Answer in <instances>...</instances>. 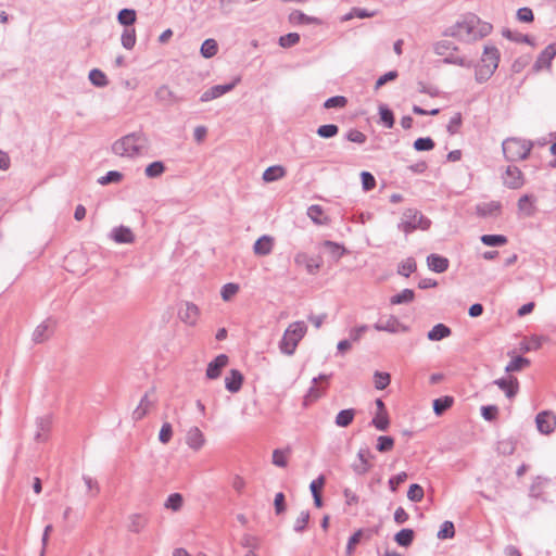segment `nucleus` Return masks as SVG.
Masks as SVG:
<instances>
[{"label":"nucleus","instance_id":"nucleus-1","mask_svg":"<svg viewBox=\"0 0 556 556\" xmlns=\"http://www.w3.org/2000/svg\"><path fill=\"white\" fill-rule=\"evenodd\" d=\"M491 30L492 25L490 23L482 22L476 14L469 13L462 16L455 24L446 27L442 35L470 42L488 36Z\"/></svg>","mask_w":556,"mask_h":556},{"label":"nucleus","instance_id":"nucleus-2","mask_svg":"<svg viewBox=\"0 0 556 556\" xmlns=\"http://www.w3.org/2000/svg\"><path fill=\"white\" fill-rule=\"evenodd\" d=\"M149 139L143 131L130 132L112 144L114 154L126 157H136L149 149Z\"/></svg>","mask_w":556,"mask_h":556},{"label":"nucleus","instance_id":"nucleus-3","mask_svg":"<svg viewBox=\"0 0 556 556\" xmlns=\"http://www.w3.org/2000/svg\"><path fill=\"white\" fill-rule=\"evenodd\" d=\"M307 327L304 321H294L286 329L279 343L281 353L291 356L302 338L305 336Z\"/></svg>","mask_w":556,"mask_h":556},{"label":"nucleus","instance_id":"nucleus-4","mask_svg":"<svg viewBox=\"0 0 556 556\" xmlns=\"http://www.w3.org/2000/svg\"><path fill=\"white\" fill-rule=\"evenodd\" d=\"M431 226V220L422 215L416 208H407L403 212L401 222L397 224L399 230L405 235H409L417 229L428 230Z\"/></svg>","mask_w":556,"mask_h":556},{"label":"nucleus","instance_id":"nucleus-5","mask_svg":"<svg viewBox=\"0 0 556 556\" xmlns=\"http://www.w3.org/2000/svg\"><path fill=\"white\" fill-rule=\"evenodd\" d=\"M502 149L508 162H517L529 156L532 142L519 138H507L503 141Z\"/></svg>","mask_w":556,"mask_h":556},{"label":"nucleus","instance_id":"nucleus-6","mask_svg":"<svg viewBox=\"0 0 556 556\" xmlns=\"http://www.w3.org/2000/svg\"><path fill=\"white\" fill-rule=\"evenodd\" d=\"M535 425L540 433L548 435L556 429V416L551 410L540 412L535 417Z\"/></svg>","mask_w":556,"mask_h":556},{"label":"nucleus","instance_id":"nucleus-7","mask_svg":"<svg viewBox=\"0 0 556 556\" xmlns=\"http://www.w3.org/2000/svg\"><path fill=\"white\" fill-rule=\"evenodd\" d=\"M240 79L236 78L233 81L225 85H215L204 91L200 98L201 102H208L211 100L217 99L223 94L231 91Z\"/></svg>","mask_w":556,"mask_h":556},{"label":"nucleus","instance_id":"nucleus-8","mask_svg":"<svg viewBox=\"0 0 556 556\" xmlns=\"http://www.w3.org/2000/svg\"><path fill=\"white\" fill-rule=\"evenodd\" d=\"M556 55V43L548 45L538 56L533 64V71L540 72L543 68H549L552 60Z\"/></svg>","mask_w":556,"mask_h":556},{"label":"nucleus","instance_id":"nucleus-9","mask_svg":"<svg viewBox=\"0 0 556 556\" xmlns=\"http://www.w3.org/2000/svg\"><path fill=\"white\" fill-rule=\"evenodd\" d=\"M229 358L226 354L217 355L212 362L208 363L206 368V378L214 380L217 379L223 369L228 365Z\"/></svg>","mask_w":556,"mask_h":556},{"label":"nucleus","instance_id":"nucleus-10","mask_svg":"<svg viewBox=\"0 0 556 556\" xmlns=\"http://www.w3.org/2000/svg\"><path fill=\"white\" fill-rule=\"evenodd\" d=\"M508 399H513L519 391V381L516 377L509 376L508 378H500L493 381Z\"/></svg>","mask_w":556,"mask_h":556},{"label":"nucleus","instance_id":"nucleus-11","mask_svg":"<svg viewBox=\"0 0 556 556\" xmlns=\"http://www.w3.org/2000/svg\"><path fill=\"white\" fill-rule=\"evenodd\" d=\"M504 185L510 189H518L523 185V176L517 166H508L503 177Z\"/></svg>","mask_w":556,"mask_h":556},{"label":"nucleus","instance_id":"nucleus-12","mask_svg":"<svg viewBox=\"0 0 556 556\" xmlns=\"http://www.w3.org/2000/svg\"><path fill=\"white\" fill-rule=\"evenodd\" d=\"M372 457L374 455L371 454L370 450L367 446L359 448L357 453L359 464L353 465L354 472L357 475H365L366 472H368L371 467L369 459Z\"/></svg>","mask_w":556,"mask_h":556},{"label":"nucleus","instance_id":"nucleus-13","mask_svg":"<svg viewBox=\"0 0 556 556\" xmlns=\"http://www.w3.org/2000/svg\"><path fill=\"white\" fill-rule=\"evenodd\" d=\"M374 328L377 331H387L390 333H396L400 331V329H402L404 331L407 329L405 326L401 325L399 319L393 315L389 316L386 320H382V319L378 320L374 325Z\"/></svg>","mask_w":556,"mask_h":556},{"label":"nucleus","instance_id":"nucleus-14","mask_svg":"<svg viewBox=\"0 0 556 556\" xmlns=\"http://www.w3.org/2000/svg\"><path fill=\"white\" fill-rule=\"evenodd\" d=\"M294 263L298 266H305L308 274L314 275L320 268V262L311 257L305 252H298L294 256Z\"/></svg>","mask_w":556,"mask_h":556},{"label":"nucleus","instance_id":"nucleus-15","mask_svg":"<svg viewBox=\"0 0 556 556\" xmlns=\"http://www.w3.org/2000/svg\"><path fill=\"white\" fill-rule=\"evenodd\" d=\"M186 443L193 451H199L205 444L203 432L198 427H191L187 431Z\"/></svg>","mask_w":556,"mask_h":556},{"label":"nucleus","instance_id":"nucleus-16","mask_svg":"<svg viewBox=\"0 0 556 556\" xmlns=\"http://www.w3.org/2000/svg\"><path fill=\"white\" fill-rule=\"evenodd\" d=\"M274 238L268 235H264L260 237L254 245H253V252L257 256H266L271 253L274 248Z\"/></svg>","mask_w":556,"mask_h":556},{"label":"nucleus","instance_id":"nucleus-17","mask_svg":"<svg viewBox=\"0 0 556 556\" xmlns=\"http://www.w3.org/2000/svg\"><path fill=\"white\" fill-rule=\"evenodd\" d=\"M500 62V51L495 46H485L481 58V63L496 71Z\"/></svg>","mask_w":556,"mask_h":556},{"label":"nucleus","instance_id":"nucleus-18","mask_svg":"<svg viewBox=\"0 0 556 556\" xmlns=\"http://www.w3.org/2000/svg\"><path fill=\"white\" fill-rule=\"evenodd\" d=\"M243 379V375L240 370L231 369L229 375L225 378V388L230 393H237L242 387Z\"/></svg>","mask_w":556,"mask_h":556},{"label":"nucleus","instance_id":"nucleus-19","mask_svg":"<svg viewBox=\"0 0 556 556\" xmlns=\"http://www.w3.org/2000/svg\"><path fill=\"white\" fill-rule=\"evenodd\" d=\"M329 377L330 376H328V375L321 374L318 377L313 378V380H312L313 386L308 389V391L305 394L304 400H303L304 406H308L311 403H313L314 401H316L317 399H319L321 396L323 390L317 388L316 384L320 380H325V381L328 380Z\"/></svg>","mask_w":556,"mask_h":556},{"label":"nucleus","instance_id":"nucleus-20","mask_svg":"<svg viewBox=\"0 0 556 556\" xmlns=\"http://www.w3.org/2000/svg\"><path fill=\"white\" fill-rule=\"evenodd\" d=\"M427 265L430 270L441 274L447 270L450 261L442 255L432 253L427 256Z\"/></svg>","mask_w":556,"mask_h":556},{"label":"nucleus","instance_id":"nucleus-21","mask_svg":"<svg viewBox=\"0 0 556 556\" xmlns=\"http://www.w3.org/2000/svg\"><path fill=\"white\" fill-rule=\"evenodd\" d=\"M155 97L160 102L166 105L178 103L184 100L181 97L176 96L167 85L161 86L156 90Z\"/></svg>","mask_w":556,"mask_h":556},{"label":"nucleus","instance_id":"nucleus-22","mask_svg":"<svg viewBox=\"0 0 556 556\" xmlns=\"http://www.w3.org/2000/svg\"><path fill=\"white\" fill-rule=\"evenodd\" d=\"M363 538H365L366 540H370L371 539V530L366 531L364 529H358L349 538V541L346 544V549H345V553L348 556L353 555V553L355 551V546L358 543H361Z\"/></svg>","mask_w":556,"mask_h":556},{"label":"nucleus","instance_id":"nucleus-23","mask_svg":"<svg viewBox=\"0 0 556 556\" xmlns=\"http://www.w3.org/2000/svg\"><path fill=\"white\" fill-rule=\"evenodd\" d=\"M179 318L189 325H194L199 316V308L195 304L187 302L185 308L179 309Z\"/></svg>","mask_w":556,"mask_h":556},{"label":"nucleus","instance_id":"nucleus-24","mask_svg":"<svg viewBox=\"0 0 556 556\" xmlns=\"http://www.w3.org/2000/svg\"><path fill=\"white\" fill-rule=\"evenodd\" d=\"M51 424H52V420H51L50 415L41 416L36 419V427H37V431L35 433L36 441H38V442L46 441V439H47L46 433L49 432V430L51 428Z\"/></svg>","mask_w":556,"mask_h":556},{"label":"nucleus","instance_id":"nucleus-25","mask_svg":"<svg viewBox=\"0 0 556 556\" xmlns=\"http://www.w3.org/2000/svg\"><path fill=\"white\" fill-rule=\"evenodd\" d=\"M502 208V205L497 201H491L488 203H480L476 206V213L480 217L496 216Z\"/></svg>","mask_w":556,"mask_h":556},{"label":"nucleus","instance_id":"nucleus-26","mask_svg":"<svg viewBox=\"0 0 556 556\" xmlns=\"http://www.w3.org/2000/svg\"><path fill=\"white\" fill-rule=\"evenodd\" d=\"M52 329V320L47 319L40 325L36 327V329L33 332V341L35 343H41L46 341L49 338V334Z\"/></svg>","mask_w":556,"mask_h":556},{"label":"nucleus","instance_id":"nucleus-27","mask_svg":"<svg viewBox=\"0 0 556 556\" xmlns=\"http://www.w3.org/2000/svg\"><path fill=\"white\" fill-rule=\"evenodd\" d=\"M112 238L117 243H131L135 239L130 228L125 226L114 228L112 230Z\"/></svg>","mask_w":556,"mask_h":556},{"label":"nucleus","instance_id":"nucleus-28","mask_svg":"<svg viewBox=\"0 0 556 556\" xmlns=\"http://www.w3.org/2000/svg\"><path fill=\"white\" fill-rule=\"evenodd\" d=\"M452 333V330L450 327H447L444 324H437L432 327L431 330L428 331L427 338L430 341H440L447 337H450Z\"/></svg>","mask_w":556,"mask_h":556},{"label":"nucleus","instance_id":"nucleus-29","mask_svg":"<svg viewBox=\"0 0 556 556\" xmlns=\"http://www.w3.org/2000/svg\"><path fill=\"white\" fill-rule=\"evenodd\" d=\"M307 216L316 225H327L329 223V218L324 216V210L318 204H313L308 206Z\"/></svg>","mask_w":556,"mask_h":556},{"label":"nucleus","instance_id":"nucleus-30","mask_svg":"<svg viewBox=\"0 0 556 556\" xmlns=\"http://www.w3.org/2000/svg\"><path fill=\"white\" fill-rule=\"evenodd\" d=\"M152 405H153V401L149 399V393L147 392L141 397L139 405L132 412V419L134 420L142 419L147 415V413L149 412V409Z\"/></svg>","mask_w":556,"mask_h":556},{"label":"nucleus","instance_id":"nucleus-31","mask_svg":"<svg viewBox=\"0 0 556 556\" xmlns=\"http://www.w3.org/2000/svg\"><path fill=\"white\" fill-rule=\"evenodd\" d=\"M433 51L437 55L445 56L451 52L458 51V47L450 40H439L433 45Z\"/></svg>","mask_w":556,"mask_h":556},{"label":"nucleus","instance_id":"nucleus-32","mask_svg":"<svg viewBox=\"0 0 556 556\" xmlns=\"http://www.w3.org/2000/svg\"><path fill=\"white\" fill-rule=\"evenodd\" d=\"M415 538L413 529L404 528L394 535V541L402 547H408L412 545Z\"/></svg>","mask_w":556,"mask_h":556},{"label":"nucleus","instance_id":"nucleus-33","mask_svg":"<svg viewBox=\"0 0 556 556\" xmlns=\"http://www.w3.org/2000/svg\"><path fill=\"white\" fill-rule=\"evenodd\" d=\"M323 245L336 262L339 261L348 252L343 245L330 240L324 241Z\"/></svg>","mask_w":556,"mask_h":556},{"label":"nucleus","instance_id":"nucleus-34","mask_svg":"<svg viewBox=\"0 0 556 556\" xmlns=\"http://www.w3.org/2000/svg\"><path fill=\"white\" fill-rule=\"evenodd\" d=\"M286 175L285 167L280 165H274L266 168L263 173V180L266 182L276 181Z\"/></svg>","mask_w":556,"mask_h":556},{"label":"nucleus","instance_id":"nucleus-35","mask_svg":"<svg viewBox=\"0 0 556 556\" xmlns=\"http://www.w3.org/2000/svg\"><path fill=\"white\" fill-rule=\"evenodd\" d=\"M454 403L452 396L445 395L433 401V412L437 416L443 415Z\"/></svg>","mask_w":556,"mask_h":556},{"label":"nucleus","instance_id":"nucleus-36","mask_svg":"<svg viewBox=\"0 0 556 556\" xmlns=\"http://www.w3.org/2000/svg\"><path fill=\"white\" fill-rule=\"evenodd\" d=\"M354 416H355L354 408L342 409L336 416L334 422L338 427L346 428L352 424Z\"/></svg>","mask_w":556,"mask_h":556},{"label":"nucleus","instance_id":"nucleus-37","mask_svg":"<svg viewBox=\"0 0 556 556\" xmlns=\"http://www.w3.org/2000/svg\"><path fill=\"white\" fill-rule=\"evenodd\" d=\"M516 440L507 438L497 442L496 451L498 454L504 456L513 455L516 450Z\"/></svg>","mask_w":556,"mask_h":556},{"label":"nucleus","instance_id":"nucleus-38","mask_svg":"<svg viewBox=\"0 0 556 556\" xmlns=\"http://www.w3.org/2000/svg\"><path fill=\"white\" fill-rule=\"evenodd\" d=\"M218 51V45L215 39L208 38L201 45L200 53L205 59L213 58Z\"/></svg>","mask_w":556,"mask_h":556},{"label":"nucleus","instance_id":"nucleus-39","mask_svg":"<svg viewBox=\"0 0 556 556\" xmlns=\"http://www.w3.org/2000/svg\"><path fill=\"white\" fill-rule=\"evenodd\" d=\"M417 269V263L415 258L407 257L403 262H401L397 266V274L404 277H409L410 274L415 273Z\"/></svg>","mask_w":556,"mask_h":556},{"label":"nucleus","instance_id":"nucleus-40","mask_svg":"<svg viewBox=\"0 0 556 556\" xmlns=\"http://www.w3.org/2000/svg\"><path fill=\"white\" fill-rule=\"evenodd\" d=\"M117 21L126 26V28H131L130 26L136 22V11L132 9H122L117 14Z\"/></svg>","mask_w":556,"mask_h":556},{"label":"nucleus","instance_id":"nucleus-41","mask_svg":"<svg viewBox=\"0 0 556 556\" xmlns=\"http://www.w3.org/2000/svg\"><path fill=\"white\" fill-rule=\"evenodd\" d=\"M415 292L412 289H404L400 293L391 296L390 302L393 305L407 304L413 302Z\"/></svg>","mask_w":556,"mask_h":556},{"label":"nucleus","instance_id":"nucleus-42","mask_svg":"<svg viewBox=\"0 0 556 556\" xmlns=\"http://www.w3.org/2000/svg\"><path fill=\"white\" fill-rule=\"evenodd\" d=\"M370 425L379 431H387L390 426V418L388 413H376L370 421Z\"/></svg>","mask_w":556,"mask_h":556},{"label":"nucleus","instance_id":"nucleus-43","mask_svg":"<svg viewBox=\"0 0 556 556\" xmlns=\"http://www.w3.org/2000/svg\"><path fill=\"white\" fill-rule=\"evenodd\" d=\"M530 365V359L523 356L514 357L505 367V371L510 374L515 371H520L525 367Z\"/></svg>","mask_w":556,"mask_h":556},{"label":"nucleus","instance_id":"nucleus-44","mask_svg":"<svg viewBox=\"0 0 556 556\" xmlns=\"http://www.w3.org/2000/svg\"><path fill=\"white\" fill-rule=\"evenodd\" d=\"M480 240L488 247H502L507 243V237L504 235H483Z\"/></svg>","mask_w":556,"mask_h":556},{"label":"nucleus","instance_id":"nucleus-45","mask_svg":"<svg viewBox=\"0 0 556 556\" xmlns=\"http://www.w3.org/2000/svg\"><path fill=\"white\" fill-rule=\"evenodd\" d=\"M502 35L515 42H521V43H528L533 45V40L529 35H523L521 33L513 31L508 28L503 29Z\"/></svg>","mask_w":556,"mask_h":556},{"label":"nucleus","instance_id":"nucleus-46","mask_svg":"<svg viewBox=\"0 0 556 556\" xmlns=\"http://www.w3.org/2000/svg\"><path fill=\"white\" fill-rule=\"evenodd\" d=\"M444 64H453L462 67H471L473 64L470 60H467L465 56L454 55V52L448 53L442 60Z\"/></svg>","mask_w":556,"mask_h":556},{"label":"nucleus","instance_id":"nucleus-47","mask_svg":"<svg viewBox=\"0 0 556 556\" xmlns=\"http://www.w3.org/2000/svg\"><path fill=\"white\" fill-rule=\"evenodd\" d=\"M533 203V197L529 194L522 195L518 200V208L521 212H525L526 216L530 217L534 215V207L532 205Z\"/></svg>","mask_w":556,"mask_h":556},{"label":"nucleus","instance_id":"nucleus-48","mask_svg":"<svg viewBox=\"0 0 556 556\" xmlns=\"http://www.w3.org/2000/svg\"><path fill=\"white\" fill-rule=\"evenodd\" d=\"M89 80L93 86L100 88L105 87L109 84L105 74L99 68H93L89 72Z\"/></svg>","mask_w":556,"mask_h":556},{"label":"nucleus","instance_id":"nucleus-49","mask_svg":"<svg viewBox=\"0 0 556 556\" xmlns=\"http://www.w3.org/2000/svg\"><path fill=\"white\" fill-rule=\"evenodd\" d=\"M122 46L131 50L136 45V30L135 28H125L121 37Z\"/></svg>","mask_w":556,"mask_h":556},{"label":"nucleus","instance_id":"nucleus-50","mask_svg":"<svg viewBox=\"0 0 556 556\" xmlns=\"http://www.w3.org/2000/svg\"><path fill=\"white\" fill-rule=\"evenodd\" d=\"M494 72V70L488 67L486 65L478 64L476 65L475 78L479 84H482L490 79Z\"/></svg>","mask_w":556,"mask_h":556},{"label":"nucleus","instance_id":"nucleus-51","mask_svg":"<svg viewBox=\"0 0 556 556\" xmlns=\"http://www.w3.org/2000/svg\"><path fill=\"white\" fill-rule=\"evenodd\" d=\"M164 172L165 165L161 161H154L150 163L144 169V173L149 178H156L161 176Z\"/></svg>","mask_w":556,"mask_h":556},{"label":"nucleus","instance_id":"nucleus-52","mask_svg":"<svg viewBox=\"0 0 556 556\" xmlns=\"http://www.w3.org/2000/svg\"><path fill=\"white\" fill-rule=\"evenodd\" d=\"M455 535V527L454 523L450 520L444 521L440 530L437 533L438 539L440 540H446V539H453Z\"/></svg>","mask_w":556,"mask_h":556},{"label":"nucleus","instance_id":"nucleus-53","mask_svg":"<svg viewBox=\"0 0 556 556\" xmlns=\"http://www.w3.org/2000/svg\"><path fill=\"white\" fill-rule=\"evenodd\" d=\"M379 115L381 122L387 128H392L394 126L393 112L386 104L379 105Z\"/></svg>","mask_w":556,"mask_h":556},{"label":"nucleus","instance_id":"nucleus-54","mask_svg":"<svg viewBox=\"0 0 556 556\" xmlns=\"http://www.w3.org/2000/svg\"><path fill=\"white\" fill-rule=\"evenodd\" d=\"M338 132H339V127L334 124L321 125L316 130V134L320 138H325V139L333 138L334 136L338 135Z\"/></svg>","mask_w":556,"mask_h":556},{"label":"nucleus","instance_id":"nucleus-55","mask_svg":"<svg viewBox=\"0 0 556 556\" xmlns=\"http://www.w3.org/2000/svg\"><path fill=\"white\" fill-rule=\"evenodd\" d=\"M146 526V519L140 514H132L129 517L128 529L131 532L139 533Z\"/></svg>","mask_w":556,"mask_h":556},{"label":"nucleus","instance_id":"nucleus-56","mask_svg":"<svg viewBox=\"0 0 556 556\" xmlns=\"http://www.w3.org/2000/svg\"><path fill=\"white\" fill-rule=\"evenodd\" d=\"M394 446V439L390 435H380L377 439L376 448L380 453H387Z\"/></svg>","mask_w":556,"mask_h":556},{"label":"nucleus","instance_id":"nucleus-57","mask_svg":"<svg viewBox=\"0 0 556 556\" xmlns=\"http://www.w3.org/2000/svg\"><path fill=\"white\" fill-rule=\"evenodd\" d=\"M309 511L308 510H302L299 515V517L295 519L293 525V530L296 533H302L305 531L307 523L309 521Z\"/></svg>","mask_w":556,"mask_h":556},{"label":"nucleus","instance_id":"nucleus-58","mask_svg":"<svg viewBox=\"0 0 556 556\" xmlns=\"http://www.w3.org/2000/svg\"><path fill=\"white\" fill-rule=\"evenodd\" d=\"M182 503H184L182 495L180 493H173L167 497L164 506L167 509L178 511L181 508Z\"/></svg>","mask_w":556,"mask_h":556},{"label":"nucleus","instance_id":"nucleus-59","mask_svg":"<svg viewBox=\"0 0 556 556\" xmlns=\"http://www.w3.org/2000/svg\"><path fill=\"white\" fill-rule=\"evenodd\" d=\"M424 494L422 486L417 483H413L409 485L407 491V498L412 502L418 503L424 498Z\"/></svg>","mask_w":556,"mask_h":556},{"label":"nucleus","instance_id":"nucleus-60","mask_svg":"<svg viewBox=\"0 0 556 556\" xmlns=\"http://www.w3.org/2000/svg\"><path fill=\"white\" fill-rule=\"evenodd\" d=\"M434 146V141L430 137H420L414 141V149L416 151H430Z\"/></svg>","mask_w":556,"mask_h":556},{"label":"nucleus","instance_id":"nucleus-61","mask_svg":"<svg viewBox=\"0 0 556 556\" xmlns=\"http://www.w3.org/2000/svg\"><path fill=\"white\" fill-rule=\"evenodd\" d=\"M348 103V99L343 96H334L331 98H328L325 103V109H341L344 108Z\"/></svg>","mask_w":556,"mask_h":556},{"label":"nucleus","instance_id":"nucleus-62","mask_svg":"<svg viewBox=\"0 0 556 556\" xmlns=\"http://www.w3.org/2000/svg\"><path fill=\"white\" fill-rule=\"evenodd\" d=\"M374 378H375V388L378 390L386 389L390 384V381H391V377L388 372L376 371L374 375Z\"/></svg>","mask_w":556,"mask_h":556},{"label":"nucleus","instance_id":"nucleus-63","mask_svg":"<svg viewBox=\"0 0 556 556\" xmlns=\"http://www.w3.org/2000/svg\"><path fill=\"white\" fill-rule=\"evenodd\" d=\"M123 178V174L117 170H110L104 176L98 179V184L104 186L112 182H119Z\"/></svg>","mask_w":556,"mask_h":556},{"label":"nucleus","instance_id":"nucleus-64","mask_svg":"<svg viewBox=\"0 0 556 556\" xmlns=\"http://www.w3.org/2000/svg\"><path fill=\"white\" fill-rule=\"evenodd\" d=\"M300 41V35L298 33H289L279 38V45L282 48H290Z\"/></svg>","mask_w":556,"mask_h":556}]
</instances>
